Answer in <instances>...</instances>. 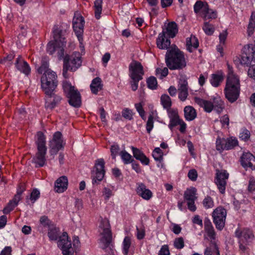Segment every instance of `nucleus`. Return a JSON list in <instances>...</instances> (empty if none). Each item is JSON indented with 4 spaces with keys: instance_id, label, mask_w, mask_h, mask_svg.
Returning <instances> with one entry per match:
<instances>
[{
    "instance_id": "nucleus-1",
    "label": "nucleus",
    "mask_w": 255,
    "mask_h": 255,
    "mask_svg": "<svg viewBox=\"0 0 255 255\" xmlns=\"http://www.w3.org/2000/svg\"><path fill=\"white\" fill-rule=\"evenodd\" d=\"M165 60L167 67L171 70H180L186 66L184 53L175 45L167 49Z\"/></svg>"
},
{
    "instance_id": "nucleus-2",
    "label": "nucleus",
    "mask_w": 255,
    "mask_h": 255,
    "mask_svg": "<svg viewBox=\"0 0 255 255\" xmlns=\"http://www.w3.org/2000/svg\"><path fill=\"white\" fill-rule=\"evenodd\" d=\"M178 31L177 24L174 21L169 22L166 28L158 34L156 41L157 47L160 49H167L171 44L169 38H174Z\"/></svg>"
},
{
    "instance_id": "nucleus-3",
    "label": "nucleus",
    "mask_w": 255,
    "mask_h": 255,
    "mask_svg": "<svg viewBox=\"0 0 255 255\" xmlns=\"http://www.w3.org/2000/svg\"><path fill=\"white\" fill-rule=\"evenodd\" d=\"M37 140L35 141L37 151L32 158V161L35 164L37 168L44 166L46 162V154L47 147L46 146V137L42 131H38L36 134Z\"/></svg>"
},
{
    "instance_id": "nucleus-4",
    "label": "nucleus",
    "mask_w": 255,
    "mask_h": 255,
    "mask_svg": "<svg viewBox=\"0 0 255 255\" xmlns=\"http://www.w3.org/2000/svg\"><path fill=\"white\" fill-rule=\"evenodd\" d=\"M129 72L131 88L132 91H135L138 88L139 81L143 78L144 74L143 67L139 62L133 60L129 65Z\"/></svg>"
},
{
    "instance_id": "nucleus-5",
    "label": "nucleus",
    "mask_w": 255,
    "mask_h": 255,
    "mask_svg": "<svg viewBox=\"0 0 255 255\" xmlns=\"http://www.w3.org/2000/svg\"><path fill=\"white\" fill-rule=\"evenodd\" d=\"M62 87L66 96L69 99V104L74 107H79L81 104V98L78 91L67 81H63Z\"/></svg>"
},
{
    "instance_id": "nucleus-6",
    "label": "nucleus",
    "mask_w": 255,
    "mask_h": 255,
    "mask_svg": "<svg viewBox=\"0 0 255 255\" xmlns=\"http://www.w3.org/2000/svg\"><path fill=\"white\" fill-rule=\"evenodd\" d=\"M240 90V80H226L224 93L226 98L231 103L236 102L238 99Z\"/></svg>"
},
{
    "instance_id": "nucleus-7",
    "label": "nucleus",
    "mask_w": 255,
    "mask_h": 255,
    "mask_svg": "<svg viewBox=\"0 0 255 255\" xmlns=\"http://www.w3.org/2000/svg\"><path fill=\"white\" fill-rule=\"evenodd\" d=\"M99 228L102 230L101 233L102 237L100 239V241L103 245V249L105 250L110 247L113 239L109 220L106 218H101Z\"/></svg>"
},
{
    "instance_id": "nucleus-8",
    "label": "nucleus",
    "mask_w": 255,
    "mask_h": 255,
    "mask_svg": "<svg viewBox=\"0 0 255 255\" xmlns=\"http://www.w3.org/2000/svg\"><path fill=\"white\" fill-rule=\"evenodd\" d=\"M57 85V76L55 72L48 70L43 73L41 77V87L43 92L56 89Z\"/></svg>"
},
{
    "instance_id": "nucleus-9",
    "label": "nucleus",
    "mask_w": 255,
    "mask_h": 255,
    "mask_svg": "<svg viewBox=\"0 0 255 255\" xmlns=\"http://www.w3.org/2000/svg\"><path fill=\"white\" fill-rule=\"evenodd\" d=\"M105 162L103 158L98 159L95 161L93 169L91 171V178L93 184H99L105 174Z\"/></svg>"
},
{
    "instance_id": "nucleus-10",
    "label": "nucleus",
    "mask_w": 255,
    "mask_h": 255,
    "mask_svg": "<svg viewBox=\"0 0 255 255\" xmlns=\"http://www.w3.org/2000/svg\"><path fill=\"white\" fill-rule=\"evenodd\" d=\"M56 92V89L43 91L45 94V108L46 109L52 110L60 103L62 98Z\"/></svg>"
},
{
    "instance_id": "nucleus-11",
    "label": "nucleus",
    "mask_w": 255,
    "mask_h": 255,
    "mask_svg": "<svg viewBox=\"0 0 255 255\" xmlns=\"http://www.w3.org/2000/svg\"><path fill=\"white\" fill-rule=\"evenodd\" d=\"M212 216L216 229L219 231H222L225 226L227 216L226 210L224 208L219 206L213 211Z\"/></svg>"
},
{
    "instance_id": "nucleus-12",
    "label": "nucleus",
    "mask_w": 255,
    "mask_h": 255,
    "mask_svg": "<svg viewBox=\"0 0 255 255\" xmlns=\"http://www.w3.org/2000/svg\"><path fill=\"white\" fill-rule=\"evenodd\" d=\"M63 63L67 65L70 71H75L81 66V54L79 52H75L71 55H66L64 58Z\"/></svg>"
},
{
    "instance_id": "nucleus-13",
    "label": "nucleus",
    "mask_w": 255,
    "mask_h": 255,
    "mask_svg": "<svg viewBox=\"0 0 255 255\" xmlns=\"http://www.w3.org/2000/svg\"><path fill=\"white\" fill-rule=\"evenodd\" d=\"M235 234L236 237L246 245H249L255 238L253 230L247 227L238 228L236 230Z\"/></svg>"
},
{
    "instance_id": "nucleus-14",
    "label": "nucleus",
    "mask_w": 255,
    "mask_h": 255,
    "mask_svg": "<svg viewBox=\"0 0 255 255\" xmlns=\"http://www.w3.org/2000/svg\"><path fill=\"white\" fill-rule=\"evenodd\" d=\"M84 24V19L82 16H74L72 21L73 28L80 43V47L83 44Z\"/></svg>"
},
{
    "instance_id": "nucleus-15",
    "label": "nucleus",
    "mask_w": 255,
    "mask_h": 255,
    "mask_svg": "<svg viewBox=\"0 0 255 255\" xmlns=\"http://www.w3.org/2000/svg\"><path fill=\"white\" fill-rule=\"evenodd\" d=\"M64 146L61 132L56 131L53 134L52 139L49 142L51 154H56L60 150L64 148Z\"/></svg>"
},
{
    "instance_id": "nucleus-16",
    "label": "nucleus",
    "mask_w": 255,
    "mask_h": 255,
    "mask_svg": "<svg viewBox=\"0 0 255 255\" xmlns=\"http://www.w3.org/2000/svg\"><path fill=\"white\" fill-rule=\"evenodd\" d=\"M58 246L62 251L63 255H73V249L72 248L71 241L69 240L68 234L63 232L59 237L58 241Z\"/></svg>"
},
{
    "instance_id": "nucleus-17",
    "label": "nucleus",
    "mask_w": 255,
    "mask_h": 255,
    "mask_svg": "<svg viewBox=\"0 0 255 255\" xmlns=\"http://www.w3.org/2000/svg\"><path fill=\"white\" fill-rule=\"evenodd\" d=\"M215 183L217 185L220 192L224 194L227 185V180L229 178V173L226 170L216 169Z\"/></svg>"
},
{
    "instance_id": "nucleus-18",
    "label": "nucleus",
    "mask_w": 255,
    "mask_h": 255,
    "mask_svg": "<svg viewBox=\"0 0 255 255\" xmlns=\"http://www.w3.org/2000/svg\"><path fill=\"white\" fill-rule=\"evenodd\" d=\"M196 189L194 187L187 189L184 194V198L187 201L188 208L192 212H194L196 210L195 201L197 197L196 196Z\"/></svg>"
},
{
    "instance_id": "nucleus-19",
    "label": "nucleus",
    "mask_w": 255,
    "mask_h": 255,
    "mask_svg": "<svg viewBox=\"0 0 255 255\" xmlns=\"http://www.w3.org/2000/svg\"><path fill=\"white\" fill-rule=\"evenodd\" d=\"M66 30H63L61 25L58 24L54 25L52 28L53 40L62 45H66Z\"/></svg>"
},
{
    "instance_id": "nucleus-20",
    "label": "nucleus",
    "mask_w": 255,
    "mask_h": 255,
    "mask_svg": "<svg viewBox=\"0 0 255 255\" xmlns=\"http://www.w3.org/2000/svg\"><path fill=\"white\" fill-rule=\"evenodd\" d=\"M241 165L244 168L255 170V156L250 152L244 153L241 157Z\"/></svg>"
},
{
    "instance_id": "nucleus-21",
    "label": "nucleus",
    "mask_w": 255,
    "mask_h": 255,
    "mask_svg": "<svg viewBox=\"0 0 255 255\" xmlns=\"http://www.w3.org/2000/svg\"><path fill=\"white\" fill-rule=\"evenodd\" d=\"M15 65L17 69L26 76L30 74L31 72L30 67L29 64L22 58L21 56H18L17 58Z\"/></svg>"
},
{
    "instance_id": "nucleus-22",
    "label": "nucleus",
    "mask_w": 255,
    "mask_h": 255,
    "mask_svg": "<svg viewBox=\"0 0 255 255\" xmlns=\"http://www.w3.org/2000/svg\"><path fill=\"white\" fill-rule=\"evenodd\" d=\"M136 193L140 197L146 200H149L152 196V192L146 188L144 184L142 183H137Z\"/></svg>"
},
{
    "instance_id": "nucleus-23",
    "label": "nucleus",
    "mask_w": 255,
    "mask_h": 255,
    "mask_svg": "<svg viewBox=\"0 0 255 255\" xmlns=\"http://www.w3.org/2000/svg\"><path fill=\"white\" fill-rule=\"evenodd\" d=\"M68 185L67 177L64 175L62 176L55 182V190L59 193H63L67 189Z\"/></svg>"
},
{
    "instance_id": "nucleus-24",
    "label": "nucleus",
    "mask_w": 255,
    "mask_h": 255,
    "mask_svg": "<svg viewBox=\"0 0 255 255\" xmlns=\"http://www.w3.org/2000/svg\"><path fill=\"white\" fill-rule=\"evenodd\" d=\"M195 102L200 107L203 108L204 111L207 113H210L214 109V105L213 102L204 100L203 99L196 97L195 98Z\"/></svg>"
},
{
    "instance_id": "nucleus-25",
    "label": "nucleus",
    "mask_w": 255,
    "mask_h": 255,
    "mask_svg": "<svg viewBox=\"0 0 255 255\" xmlns=\"http://www.w3.org/2000/svg\"><path fill=\"white\" fill-rule=\"evenodd\" d=\"M103 85L101 79L99 77L94 78L90 85V89L93 94H97L102 89Z\"/></svg>"
},
{
    "instance_id": "nucleus-26",
    "label": "nucleus",
    "mask_w": 255,
    "mask_h": 255,
    "mask_svg": "<svg viewBox=\"0 0 255 255\" xmlns=\"http://www.w3.org/2000/svg\"><path fill=\"white\" fill-rule=\"evenodd\" d=\"M204 255H220L219 248L215 241H211L204 252Z\"/></svg>"
},
{
    "instance_id": "nucleus-27",
    "label": "nucleus",
    "mask_w": 255,
    "mask_h": 255,
    "mask_svg": "<svg viewBox=\"0 0 255 255\" xmlns=\"http://www.w3.org/2000/svg\"><path fill=\"white\" fill-rule=\"evenodd\" d=\"M184 117L187 121H191L194 120L197 113L195 109L192 106H186L184 109Z\"/></svg>"
},
{
    "instance_id": "nucleus-28",
    "label": "nucleus",
    "mask_w": 255,
    "mask_h": 255,
    "mask_svg": "<svg viewBox=\"0 0 255 255\" xmlns=\"http://www.w3.org/2000/svg\"><path fill=\"white\" fill-rule=\"evenodd\" d=\"M243 54L248 55L255 62V45L251 44L245 45L243 49Z\"/></svg>"
},
{
    "instance_id": "nucleus-29",
    "label": "nucleus",
    "mask_w": 255,
    "mask_h": 255,
    "mask_svg": "<svg viewBox=\"0 0 255 255\" xmlns=\"http://www.w3.org/2000/svg\"><path fill=\"white\" fill-rule=\"evenodd\" d=\"M202 16L204 20L209 19H215L217 17V12L216 10H213L209 8L208 4H206V7L204 8V12Z\"/></svg>"
},
{
    "instance_id": "nucleus-30",
    "label": "nucleus",
    "mask_w": 255,
    "mask_h": 255,
    "mask_svg": "<svg viewBox=\"0 0 255 255\" xmlns=\"http://www.w3.org/2000/svg\"><path fill=\"white\" fill-rule=\"evenodd\" d=\"M187 49L190 52H192V47L197 48L199 46V42L195 36H191V37L186 39Z\"/></svg>"
},
{
    "instance_id": "nucleus-31",
    "label": "nucleus",
    "mask_w": 255,
    "mask_h": 255,
    "mask_svg": "<svg viewBox=\"0 0 255 255\" xmlns=\"http://www.w3.org/2000/svg\"><path fill=\"white\" fill-rule=\"evenodd\" d=\"M223 80L224 77L222 74H213L211 75L210 83L213 86L218 87L223 82Z\"/></svg>"
},
{
    "instance_id": "nucleus-32",
    "label": "nucleus",
    "mask_w": 255,
    "mask_h": 255,
    "mask_svg": "<svg viewBox=\"0 0 255 255\" xmlns=\"http://www.w3.org/2000/svg\"><path fill=\"white\" fill-rule=\"evenodd\" d=\"M49 59L47 57H43L41 59V66L38 68L37 72L39 74H41L48 70H51L49 69Z\"/></svg>"
},
{
    "instance_id": "nucleus-33",
    "label": "nucleus",
    "mask_w": 255,
    "mask_h": 255,
    "mask_svg": "<svg viewBox=\"0 0 255 255\" xmlns=\"http://www.w3.org/2000/svg\"><path fill=\"white\" fill-rule=\"evenodd\" d=\"M213 104L214 105V110L218 114H220L224 109V103L220 98H215L213 100Z\"/></svg>"
},
{
    "instance_id": "nucleus-34",
    "label": "nucleus",
    "mask_w": 255,
    "mask_h": 255,
    "mask_svg": "<svg viewBox=\"0 0 255 255\" xmlns=\"http://www.w3.org/2000/svg\"><path fill=\"white\" fill-rule=\"evenodd\" d=\"M103 0H96L94 2L95 16L97 19H100L102 11Z\"/></svg>"
},
{
    "instance_id": "nucleus-35",
    "label": "nucleus",
    "mask_w": 255,
    "mask_h": 255,
    "mask_svg": "<svg viewBox=\"0 0 255 255\" xmlns=\"http://www.w3.org/2000/svg\"><path fill=\"white\" fill-rule=\"evenodd\" d=\"M255 30V14L252 12L248 27V34L249 36H252Z\"/></svg>"
},
{
    "instance_id": "nucleus-36",
    "label": "nucleus",
    "mask_w": 255,
    "mask_h": 255,
    "mask_svg": "<svg viewBox=\"0 0 255 255\" xmlns=\"http://www.w3.org/2000/svg\"><path fill=\"white\" fill-rule=\"evenodd\" d=\"M160 101L163 107L167 110L171 107L172 103L171 98L166 94L162 95L160 98Z\"/></svg>"
},
{
    "instance_id": "nucleus-37",
    "label": "nucleus",
    "mask_w": 255,
    "mask_h": 255,
    "mask_svg": "<svg viewBox=\"0 0 255 255\" xmlns=\"http://www.w3.org/2000/svg\"><path fill=\"white\" fill-rule=\"evenodd\" d=\"M206 4H208L207 2H203L201 0L196 1L194 5V10L196 13L201 11V14L204 12V8L206 7Z\"/></svg>"
},
{
    "instance_id": "nucleus-38",
    "label": "nucleus",
    "mask_w": 255,
    "mask_h": 255,
    "mask_svg": "<svg viewBox=\"0 0 255 255\" xmlns=\"http://www.w3.org/2000/svg\"><path fill=\"white\" fill-rule=\"evenodd\" d=\"M120 155L125 164H128L131 163L134 159L132 156L126 150H122L120 152Z\"/></svg>"
},
{
    "instance_id": "nucleus-39",
    "label": "nucleus",
    "mask_w": 255,
    "mask_h": 255,
    "mask_svg": "<svg viewBox=\"0 0 255 255\" xmlns=\"http://www.w3.org/2000/svg\"><path fill=\"white\" fill-rule=\"evenodd\" d=\"M228 68V74L226 80H240L239 77L234 74L233 68L228 62L227 63Z\"/></svg>"
},
{
    "instance_id": "nucleus-40",
    "label": "nucleus",
    "mask_w": 255,
    "mask_h": 255,
    "mask_svg": "<svg viewBox=\"0 0 255 255\" xmlns=\"http://www.w3.org/2000/svg\"><path fill=\"white\" fill-rule=\"evenodd\" d=\"M123 253L124 255H128L129 249L131 246V239L129 237L127 236L125 238L123 243Z\"/></svg>"
},
{
    "instance_id": "nucleus-41",
    "label": "nucleus",
    "mask_w": 255,
    "mask_h": 255,
    "mask_svg": "<svg viewBox=\"0 0 255 255\" xmlns=\"http://www.w3.org/2000/svg\"><path fill=\"white\" fill-rule=\"evenodd\" d=\"M61 44L54 40L50 41L47 44V51L51 55L53 54L57 50L58 45Z\"/></svg>"
},
{
    "instance_id": "nucleus-42",
    "label": "nucleus",
    "mask_w": 255,
    "mask_h": 255,
    "mask_svg": "<svg viewBox=\"0 0 255 255\" xmlns=\"http://www.w3.org/2000/svg\"><path fill=\"white\" fill-rule=\"evenodd\" d=\"M238 144V141L236 138H228L225 144V150H230L234 148Z\"/></svg>"
},
{
    "instance_id": "nucleus-43",
    "label": "nucleus",
    "mask_w": 255,
    "mask_h": 255,
    "mask_svg": "<svg viewBox=\"0 0 255 255\" xmlns=\"http://www.w3.org/2000/svg\"><path fill=\"white\" fill-rule=\"evenodd\" d=\"M152 156L156 161L161 162L163 159V152L159 147H156L152 152Z\"/></svg>"
},
{
    "instance_id": "nucleus-44",
    "label": "nucleus",
    "mask_w": 255,
    "mask_h": 255,
    "mask_svg": "<svg viewBox=\"0 0 255 255\" xmlns=\"http://www.w3.org/2000/svg\"><path fill=\"white\" fill-rule=\"evenodd\" d=\"M203 30L208 35H211L214 32V26L208 22H205L203 26Z\"/></svg>"
},
{
    "instance_id": "nucleus-45",
    "label": "nucleus",
    "mask_w": 255,
    "mask_h": 255,
    "mask_svg": "<svg viewBox=\"0 0 255 255\" xmlns=\"http://www.w3.org/2000/svg\"><path fill=\"white\" fill-rule=\"evenodd\" d=\"M146 82L148 88L152 90H155L157 89V82L155 77L153 76L149 77L147 79Z\"/></svg>"
},
{
    "instance_id": "nucleus-46",
    "label": "nucleus",
    "mask_w": 255,
    "mask_h": 255,
    "mask_svg": "<svg viewBox=\"0 0 255 255\" xmlns=\"http://www.w3.org/2000/svg\"><path fill=\"white\" fill-rule=\"evenodd\" d=\"M226 140L218 138L216 140V149L218 151H222L225 149Z\"/></svg>"
},
{
    "instance_id": "nucleus-47",
    "label": "nucleus",
    "mask_w": 255,
    "mask_h": 255,
    "mask_svg": "<svg viewBox=\"0 0 255 255\" xmlns=\"http://www.w3.org/2000/svg\"><path fill=\"white\" fill-rule=\"evenodd\" d=\"M237 59L240 61V63L242 65H246L247 66H249L251 64L252 61H253L248 55L245 54L242 56L241 59H240L238 57H237Z\"/></svg>"
},
{
    "instance_id": "nucleus-48",
    "label": "nucleus",
    "mask_w": 255,
    "mask_h": 255,
    "mask_svg": "<svg viewBox=\"0 0 255 255\" xmlns=\"http://www.w3.org/2000/svg\"><path fill=\"white\" fill-rule=\"evenodd\" d=\"M17 205L13 201L10 200L7 205L3 209V212L4 214H8L10 211L13 210L14 208Z\"/></svg>"
},
{
    "instance_id": "nucleus-49",
    "label": "nucleus",
    "mask_w": 255,
    "mask_h": 255,
    "mask_svg": "<svg viewBox=\"0 0 255 255\" xmlns=\"http://www.w3.org/2000/svg\"><path fill=\"white\" fill-rule=\"evenodd\" d=\"M58 233L56 228L50 229L48 232V236L50 240L56 241L58 237Z\"/></svg>"
},
{
    "instance_id": "nucleus-50",
    "label": "nucleus",
    "mask_w": 255,
    "mask_h": 255,
    "mask_svg": "<svg viewBox=\"0 0 255 255\" xmlns=\"http://www.w3.org/2000/svg\"><path fill=\"white\" fill-rule=\"evenodd\" d=\"M203 204L206 209L211 208L214 206V202L210 196H207L203 201Z\"/></svg>"
},
{
    "instance_id": "nucleus-51",
    "label": "nucleus",
    "mask_w": 255,
    "mask_h": 255,
    "mask_svg": "<svg viewBox=\"0 0 255 255\" xmlns=\"http://www.w3.org/2000/svg\"><path fill=\"white\" fill-rule=\"evenodd\" d=\"M174 247L177 249H182L184 247V242L182 237L176 238L174 242Z\"/></svg>"
},
{
    "instance_id": "nucleus-52",
    "label": "nucleus",
    "mask_w": 255,
    "mask_h": 255,
    "mask_svg": "<svg viewBox=\"0 0 255 255\" xmlns=\"http://www.w3.org/2000/svg\"><path fill=\"white\" fill-rule=\"evenodd\" d=\"M131 148L132 151L133 155L134 157L137 160H140L141 157H142V156L144 155L143 152L140 150L138 148L134 147L133 146H131Z\"/></svg>"
},
{
    "instance_id": "nucleus-53",
    "label": "nucleus",
    "mask_w": 255,
    "mask_h": 255,
    "mask_svg": "<svg viewBox=\"0 0 255 255\" xmlns=\"http://www.w3.org/2000/svg\"><path fill=\"white\" fill-rule=\"evenodd\" d=\"M153 127V116L152 114H150L148 118V120L146 123V128L147 132L148 133H150Z\"/></svg>"
},
{
    "instance_id": "nucleus-54",
    "label": "nucleus",
    "mask_w": 255,
    "mask_h": 255,
    "mask_svg": "<svg viewBox=\"0 0 255 255\" xmlns=\"http://www.w3.org/2000/svg\"><path fill=\"white\" fill-rule=\"evenodd\" d=\"M168 67H164L163 69L157 68L156 70V75H160L159 78L162 79L165 77L168 74Z\"/></svg>"
},
{
    "instance_id": "nucleus-55",
    "label": "nucleus",
    "mask_w": 255,
    "mask_h": 255,
    "mask_svg": "<svg viewBox=\"0 0 255 255\" xmlns=\"http://www.w3.org/2000/svg\"><path fill=\"white\" fill-rule=\"evenodd\" d=\"M120 146L118 144H114L111 146L110 150L112 158L115 159L120 151Z\"/></svg>"
},
{
    "instance_id": "nucleus-56",
    "label": "nucleus",
    "mask_w": 255,
    "mask_h": 255,
    "mask_svg": "<svg viewBox=\"0 0 255 255\" xmlns=\"http://www.w3.org/2000/svg\"><path fill=\"white\" fill-rule=\"evenodd\" d=\"M122 116L126 119L131 120L132 119V111L128 108H125L122 111Z\"/></svg>"
},
{
    "instance_id": "nucleus-57",
    "label": "nucleus",
    "mask_w": 255,
    "mask_h": 255,
    "mask_svg": "<svg viewBox=\"0 0 255 255\" xmlns=\"http://www.w3.org/2000/svg\"><path fill=\"white\" fill-rule=\"evenodd\" d=\"M248 190L251 193V195L253 194V192L255 191V179L253 177L250 178Z\"/></svg>"
},
{
    "instance_id": "nucleus-58",
    "label": "nucleus",
    "mask_w": 255,
    "mask_h": 255,
    "mask_svg": "<svg viewBox=\"0 0 255 255\" xmlns=\"http://www.w3.org/2000/svg\"><path fill=\"white\" fill-rule=\"evenodd\" d=\"M40 223L44 227H49L51 224V221L46 216L41 217Z\"/></svg>"
},
{
    "instance_id": "nucleus-59",
    "label": "nucleus",
    "mask_w": 255,
    "mask_h": 255,
    "mask_svg": "<svg viewBox=\"0 0 255 255\" xmlns=\"http://www.w3.org/2000/svg\"><path fill=\"white\" fill-rule=\"evenodd\" d=\"M182 120L179 118V116L177 118H172L170 119V123L169 124V128L172 129L173 128L178 125Z\"/></svg>"
},
{
    "instance_id": "nucleus-60",
    "label": "nucleus",
    "mask_w": 255,
    "mask_h": 255,
    "mask_svg": "<svg viewBox=\"0 0 255 255\" xmlns=\"http://www.w3.org/2000/svg\"><path fill=\"white\" fill-rule=\"evenodd\" d=\"M40 197V192L37 189H34L30 194V199L32 203L37 200Z\"/></svg>"
},
{
    "instance_id": "nucleus-61",
    "label": "nucleus",
    "mask_w": 255,
    "mask_h": 255,
    "mask_svg": "<svg viewBox=\"0 0 255 255\" xmlns=\"http://www.w3.org/2000/svg\"><path fill=\"white\" fill-rule=\"evenodd\" d=\"M188 177L191 180L193 181H196L198 177L197 171L194 169L190 170L188 173Z\"/></svg>"
},
{
    "instance_id": "nucleus-62",
    "label": "nucleus",
    "mask_w": 255,
    "mask_h": 255,
    "mask_svg": "<svg viewBox=\"0 0 255 255\" xmlns=\"http://www.w3.org/2000/svg\"><path fill=\"white\" fill-rule=\"evenodd\" d=\"M205 231L208 236L211 240H215L216 237V233L213 227L205 229Z\"/></svg>"
},
{
    "instance_id": "nucleus-63",
    "label": "nucleus",
    "mask_w": 255,
    "mask_h": 255,
    "mask_svg": "<svg viewBox=\"0 0 255 255\" xmlns=\"http://www.w3.org/2000/svg\"><path fill=\"white\" fill-rule=\"evenodd\" d=\"M158 255H170L168 246L167 245L162 246L159 252Z\"/></svg>"
},
{
    "instance_id": "nucleus-64",
    "label": "nucleus",
    "mask_w": 255,
    "mask_h": 255,
    "mask_svg": "<svg viewBox=\"0 0 255 255\" xmlns=\"http://www.w3.org/2000/svg\"><path fill=\"white\" fill-rule=\"evenodd\" d=\"M248 74L250 77L255 80V64L250 67L248 71Z\"/></svg>"
}]
</instances>
